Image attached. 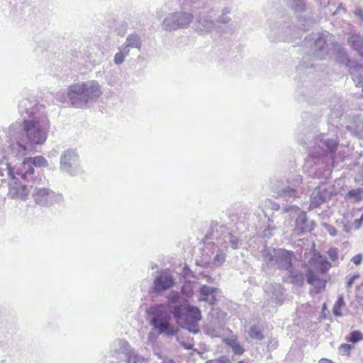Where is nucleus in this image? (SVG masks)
Wrapping results in <instances>:
<instances>
[{
  "label": "nucleus",
  "instance_id": "nucleus-37",
  "mask_svg": "<svg viewBox=\"0 0 363 363\" xmlns=\"http://www.w3.org/2000/svg\"><path fill=\"white\" fill-rule=\"evenodd\" d=\"M230 242L233 249H236L238 247L239 239L238 238L233 236V235H230Z\"/></svg>",
  "mask_w": 363,
  "mask_h": 363
},
{
  "label": "nucleus",
  "instance_id": "nucleus-2",
  "mask_svg": "<svg viewBox=\"0 0 363 363\" xmlns=\"http://www.w3.org/2000/svg\"><path fill=\"white\" fill-rule=\"evenodd\" d=\"M298 141L306 145L309 150L308 163L314 164L312 167L313 177L318 179H327L331 173L332 164L334 162V154L338 146L335 139L325 138L324 135H315L308 131L297 136Z\"/></svg>",
  "mask_w": 363,
  "mask_h": 363
},
{
  "label": "nucleus",
  "instance_id": "nucleus-43",
  "mask_svg": "<svg viewBox=\"0 0 363 363\" xmlns=\"http://www.w3.org/2000/svg\"><path fill=\"white\" fill-rule=\"evenodd\" d=\"M362 220H363V214L362 215V216H361L360 219H359V220H357H357H355V222H356V223H358V226H357V227H359V223H360V222H361V221H362Z\"/></svg>",
  "mask_w": 363,
  "mask_h": 363
},
{
  "label": "nucleus",
  "instance_id": "nucleus-33",
  "mask_svg": "<svg viewBox=\"0 0 363 363\" xmlns=\"http://www.w3.org/2000/svg\"><path fill=\"white\" fill-rule=\"evenodd\" d=\"M328 256L330 257V259L335 262L337 260V249L336 248H330L329 250H328Z\"/></svg>",
  "mask_w": 363,
  "mask_h": 363
},
{
  "label": "nucleus",
  "instance_id": "nucleus-22",
  "mask_svg": "<svg viewBox=\"0 0 363 363\" xmlns=\"http://www.w3.org/2000/svg\"><path fill=\"white\" fill-rule=\"evenodd\" d=\"M346 340L347 342L357 343L361 340H363L362 333L359 330L352 331L348 335H347Z\"/></svg>",
  "mask_w": 363,
  "mask_h": 363
},
{
  "label": "nucleus",
  "instance_id": "nucleus-49",
  "mask_svg": "<svg viewBox=\"0 0 363 363\" xmlns=\"http://www.w3.org/2000/svg\"><path fill=\"white\" fill-rule=\"evenodd\" d=\"M273 289H274V294L275 293V291H277V288L276 287H273Z\"/></svg>",
  "mask_w": 363,
  "mask_h": 363
},
{
  "label": "nucleus",
  "instance_id": "nucleus-41",
  "mask_svg": "<svg viewBox=\"0 0 363 363\" xmlns=\"http://www.w3.org/2000/svg\"><path fill=\"white\" fill-rule=\"evenodd\" d=\"M318 363H333L331 360L328 359H321Z\"/></svg>",
  "mask_w": 363,
  "mask_h": 363
},
{
  "label": "nucleus",
  "instance_id": "nucleus-7",
  "mask_svg": "<svg viewBox=\"0 0 363 363\" xmlns=\"http://www.w3.org/2000/svg\"><path fill=\"white\" fill-rule=\"evenodd\" d=\"M306 45L310 44L313 57L317 60H323L328 53V45L325 33L313 34L310 39L306 38Z\"/></svg>",
  "mask_w": 363,
  "mask_h": 363
},
{
  "label": "nucleus",
  "instance_id": "nucleus-39",
  "mask_svg": "<svg viewBox=\"0 0 363 363\" xmlns=\"http://www.w3.org/2000/svg\"><path fill=\"white\" fill-rule=\"evenodd\" d=\"M320 265L322 271L328 270L331 267V264L327 259L322 260Z\"/></svg>",
  "mask_w": 363,
  "mask_h": 363
},
{
  "label": "nucleus",
  "instance_id": "nucleus-36",
  "mask_svg": "<svg viewBox=\"0 0 363 363\" xmlns=\"http://www.w3.org/2000/svg\"><path fill=\"white\" fill-rule=\"evenodd\" d=\"M179 293L177 292H175V293H172L170 296V297L169 298V304H174V303H177L178 300H179Z\"/></svg>",
  "mask_w": 363,
  "mask_h": 363
},
{
  "label": "nucleus",
  "instance_id": "nucleus-25",
  "mask_svg": "<svg viewBox=\"0 0 363 363\" xmlns=\"http://www.w3.org/2000/svg\"><path fill=\"white\" fill-rule=\"evenodd\" d=\"M301 24H300V28L303 30H307L309 29L310 27H311L313 24V21L311 18L306 19H301L300 20Z\"/></svg>",
  "mask_w": 363,
  "mask_h": 363
},
{
  "label": "nucleus",
  "instance_id": "nucleus-29",
  "mask_svg": "<svg viewBox=\"0 0 363 363\" xmlns=\"http://www.w3.org/2000/svg\"><path fill=\"white\" fill-rule=\"evenodd\" d=\"M352 80L357 88H362L363 91V75H353Z\"/></svg>",
  "mask_w": 363,
  "mask_h": 363
},
{
  "label": "nucleus",
  "instance_id": "nucleus-31",
  "mask_svg": "<svg viewBox=\"0 0 363 363\" xmlns=\"http://www.w3.org/2000/svg\"><path fill=\"white\" fill-rule=\"evenodd\" d=\"M127 55H128V52L123 53V52H120L116 53L114 57L115 63L117 65H120V64L123 63L125 60V57Z\"/></svg>",
  "mask_w": 363,
  "mask_h": 363
},
{
  "label": "nucleus",
  "instance_id": "nucleus-18",
  "mask_svg": "<svg viewBox=\"0 0 363 363\" xmlns=\"http://www.w3.org/2000/svg\"><path fill=\"white\" fill-rule=\"evenodd\" d=\"M291 8L296 13H302L306 9V0H291Z\"/></svg>",
  "mask_w": 363,
  "mask_h": 363
},
{
  "label": "nucleus",
  "instance_id": "nucleus-10",
  "mask_svg": "<svg viewBox=\"0 0 363 363\" xmlns=\"http://www.w3.org/2000/svg\"><path fill=\"white\" fill-rule=\"evenodd\" d=\"M174 284L172 276L166 271H162L154 281V291H162L173 286Z\"/></svg>",
  "mask_w": 363,
  "mask_h": 363
},
{
  "label": "nucleus",
  "instance_id": "nucleus-42",
  "mask_svg": "<svg viewBox=\"0 0 363 363\" xmlns=\"http://www.w3.org/2000/svg\"><path fill=\"white\" fill-rule=\"evenodd\" d=\"M162 363H175L173 359H165L163 360Z\"/></svg>",
  "mask_w": 363,
  "mask_h": 363
},
{
  "label": "nucleus",
  "instance_id": "nucleus-30",
  "mask_svg": "<svg viewBox=\"0 0 363 363\" xmlns=\"http://www.w3.org/2000/svg\"><path fill=\"white\" fill-rule=\"evenodd\" d=\"M323 226L331 236L334 237L337 235V230L334 226H333L327 223H323Z\"/></svg>",
  "mask_w": 363,
  "mask_h": 363
},
{
  "label": "nucleus",
  "instance_id": "nucleus-23",
  "mask_svg": "<svg viewBox=\"0 0 363 363\" xmlns=\"http://www.w3.org/2000/svg\"><path fill=\"white\" fill-rule=\"evenodd\" d=\"M363 191L361 189H352L349 191L346 195L348 199H354L356 201L362 199Z\"/></svg>",
  "mask_w": 363,
  "mask_h": 363
},
{
  "label": "nucleus",
  "instance_id": "nucleus-20",
  "mask_svg": "<svg viewBox=\"0 0 363 363\" xmlns=\"http://www.w3.org/2000/svg\"><path fill=\"white\" fill-rule=\"evenodd\" d=\"M289 277L291 279V282L298 285H301L303 282V274L299 272L294 270V268L288 271Z\"/></svg>",
  "mask_w": 363,
  "mask_h": 363
},
{
  "label": "nucleus",
  "instance_id": "nucleus-44",
  "mask_svg": "<svg viewBox=\"0 0 363 363\" xmlns=\"http://www.w3.org/2000/svg\"><path fill=\"white\" fill-rule=\"evenodd\" d=\"M337 110V113L335 114V117L342 116V111H339L338 108Z\"/></svg>",
  "mask_w": 363,
  "mask_h": 363
},
{
  "label": "nucleus",
  "instance_id": "nucleus-46",
  "mask_svg": "<svg viewBox=\"0 0 363 363\" xmlns=\"http://www.w3.org/2000/svg\"><path fill=\"white\" fill-rule=\"evenodd\" d=\"M4 175V172L1 169H0V176H3Z\"/></svg>",
  "mask_w": 363,
  "mask_h": 363
},
{
  "label": "nucleus",
  "instance_id": "nucleus-48",
  "mask_svg": "<svg viewBox=\"0 0 363 363\" xmlns=\"http://www.w3.org/2000/svg\"><path fill=\"white\" fill-rule=\"evenodd\" d=\"M335 108H336V107H335V106L331 109V110H332V111H334V112H335Z\"/></svg>",
  "mask_w": 363,
  "mask_h": 363
},
{
  "label": "nucleus",
  "instance_id": "nucleus-26",
  "mask_svg": "<svg viewBox=\"0 0 363 363\" xmlns=\"http://www.w3.org/2000/svg\"><path fill=\"white\" fill-rule=\"evenodd\" d=\"M352 347L353 346H352L351 345L344 343L340 345L338 351L339 353L341 354L342 355H347L350 354V352Z\"/></svg>",
  "mask_w": 363,
  "mask_h": 363
},
{
  "label": "nucleus",
  "instance_id": "nucleus-27",
  "mask_svg": "<svg viewBox=\"0 0 363 363\" xmlns=\"http://www.w3.org/2000/svg\"><path fill=\"white\" fill-rule=\"evenodd\" d=\"M223 341L224 343L229 345L231 348L233 347V345L239 344V342H238L237 336L235 335H232L230 337L224 338Z\"/></svg>",
  "mask_w": 363,
  "mask_h": 363
},
{
  "label": "nucleus",
  "instance_id": "nucleus-4",
  "mask_svg": "<svg viewBox=\"0 0 363 363\" xmlns=\"http://www.w3.org/2000/svg\"><path fill=\"white\" fill-rule=\"evenodd\" d=\"M171 313L174 315L177 323L184 321V327L190 332L197 333L199 330L198 323L201 319V313L199 308L191 306L187 303L175 305L171 308Z\"/></svg>",
  "mask_w": 363,
  "mask_h": 363
},
{
  "label": "nucleus",
  "instance_id": "nucleus-8",
  "mask_svg": "<svg viewBox=\"0 0 363 363\" xmlns=\"http://www.w3.org/2000/svg\"><path fill=\"white\" fill-rule=\"evenodd\" d=\"M335 195V191L333 186H319L313 190L311 196L310 207L315 208L322 204L328 202Z\"/></svg>",
  "mask_w": 363,
  "mask_h": 363
},
{
  "label": "nucleus",
  "instance_id": "nucleus-12",
  "mask_svg": "<svg viewBox=\"0 0 363 363\" xmlns=\"http://www.w3.org/2000/svg\"><path fill=\"white\" fill-rule=\"evenodd\" d=\"M313 223V221L308 220L306 213L301 211L296 219L295 230L298 235L310 232L313 228L312 227Z\"/></svg>",
  "mask_w": 363,
  "mask_h": 363
},
{
  "label": "nucleus",
  "instance_id": "nucleus-51",
  "mask_svg": "<svg viewBox=\"0 0 363 363\" xmlns=\"http://www.w3.org/2000/svg\"><path fill=\"white\" fill-rule=\"evenodd\" d=\"M218 257H219V255H217L216 256L215 259H218Z\"/></svg>",
  "mask_w": 363,
  "mask_h": 363
},
{
  "label": "nucleus",
  "instance_id": "nucleus-45",
  "mask_svg": "<svg viewBox=\"0 0 363 363\" xmlns=\"http://www.w3.org/2000/svg\"><path fill=\"white\" fill-rule=\"evenodd\" d=\"M279 208V204L274 202V210H278Z\"/></svg>",
  "mask_w": 363,
  "mask_h": 363
},
{
  "label": "nucleus",
  "instance_id": "nucleus-3",
  "mask_svg": "<svg viewBox=\"0 0 363 363\" xmlns=\"http://www.w3.org/2000/svg\"><path fill=\"white\" fill-rule=\"evenodd\" d=\"M27 113L28 118L20 123L21 131L15 138L16 145L22 151H26L28 145L44 144L50 128L48 116L39 113L37 106H33Z\"/></svg>",
  "mask_w": 363,
  "mask_h": 363
},
{
  "label": "nucleus",
  "instance_id": "nucleus-21",
  "mask_svg": "<svg viewBox=\"0 0 363 363\" xmlns=\"http://www.w3.org/2000/svg\"><path fill=\"white\" fill-rule=\"evenodd\" d=\"M141 45V40L137 35H130L127 38V46L140 48Z\"/></svg>",
  "mask_w": 363,
  "mask_h": 363
},
{
  "label": "nucleus",
  "instance_id": "nucleus-47",
  "mask_svg": "<svg viewBox=\"0 0 363 363\" xmlns=\"http://www.w3.org/2000/svg\"><path fill=\"white\" fill-rule=\"evenodd\" d=\"M344 230H345L346 232H348V230H347V228L346 225H345V226H344Z\"/></svg>",
  "mask_w": 363,
  "mask_h": 363
},
{
  "label": "nucleus",
  "instance_id": "nucleus-40",
  "mask_svg": "<svg viewBox=\"0 0 363 363\" xmlns=\"http://www.w3.org/2000/svg\"><path fill=\"white\" fill-rule=\"evenodd\" d=\"M218 361L221 363H224V362L229 363V360L225 357H220Z\"/></svg>",
  "mask_w": 363,
  "mask_h": 363
},
{
  "label": "nucleus",
  "instance_id": "nucleus-5",
  "mask_svg": "<svg viewBox=\"0 0 363 363\" xmlns=\"http://www.w3.org/2000/svg\"><path fill=\"white\" fill-rule=\"evenodd\" d=\"M150 313L152 315L150 325L160 333L173 335L177 330L169 323V315L167 313L164 304H157L150 307Z\"/></svg>",
  "mask_w": 363,
  "mask_h": 363
},
{
  "label": "nucleus",
  "instance_id": "nucleus-28",
  "mask_svg": "<svg viewBox=\"0 0 363 363\" xmlns=\"http://www.w3.org/2000/svg\"><path fill=\"white\" fill-rule=\"evenodd\" d=\"M359 277H360V275L358 273L354 274H353L352 276H350V277L347 276L346 278H347V284H346V288L347 289H350L352 287L354 281L356 279H359Z\"/></svg>",
  "mask_w": 363,
  "mask_h": 363
},
{
  "label": "nucleus",
  "instance_id": "nucleus-34",
  "mask_svg": "<svg viewBox=\"0 0 363 363\" xmlns=\"http://www.w3.org/2000/svg\"><path fill=\"white\" fill-rule=\"evenodd\" d=\"M232 350L235 354H239V355L242 354L245 352L244 348L241 346V345L240 343L238 345H233V347H232Z\"/></svg>",
  "mask_w": 363,
  "mask_h": 363
},
{
  "label": "nucleus",
  "instance_id": "nucleus-11",
  "mask_svg": "<svg viewBox=\"0 0 363 363\" xmlns=\"http://www.w3.org/2000/svg\"><path fill=\"white\" fill-rule=\"evenodd\" d=\"M336 61L342 65L346 66L349 69H355L357 70L363 71V65H358L356 61L351 60L345 51L342 47H337L335 48Z\"/></svg>",
  "mask_w": 363,
  "mask_h": 363
},
{
  "label": "nucleus",
  "instance_id": "nucleus-9",
  "mask_svg": "<svg viewBox=\"0 0 363 363\" xmlns=\"http://www.w3.org/2000/svg\"><path fill=\"white\" fill-rule=\"evenodd\" d=\"M293 253L284 249L275 250L274 248V261L278 268L289 271L292 269Z\"/></svg>",
  "mask_w": 363,
  "mask_h": 363
},
{
  "label": "nucleus",
  "instance_id": "nucleus-14",
  "mask_svg": "<svg viewBox=\"0 0 363 363\" xmlns=\"http://www.w3.org/2000/svg\"><path fill=\"white\" fill-rule=\"evenodd\" d=\"M218 291V289L215 287H209L208 286H203L200 288L199 293L201 298L199 301H206L211 305H213L217 301L215 294Z\"/></svg>",
  "mask_w": 363,
  "mask_h": 363
},
{
  "label": "nucleus",
  "instance_id": "nucleus-13",
  "mask_svg": "<svg viewBox=\"0 0 363 363\" xmlns=\"http://www.w3.org/2000/svg\"><path fill=\"white\" fill-rule=\"evenodd\" d=\"M350 117L352 119L350 124H347L345 128L352 134L359 137H363V124L359 116L348 114L345 117Z\"/></svg>",
  "mask_w": 363,
  "mask_h": 363
},
{
  "label": "nucleus",
  "instance_id": "nucleus-24",
  "mask_svg": "<svg viewBox=\"0 0 363 363\" xmlns=\"http://www.w3.org/2000/svg\"><path fill=\"white\" fill-rule=\"evenodd\" d=\"M250 335L252 338L261 340L263 338V335L261 329L257 326H252L250 329Z\"/></svg>",
  "mask_w": 363,
  "mask_h": 363
},
{
  "label": "nucleus",
  "instance_id": "nucleus-19",
  "mask_svg": "<svg viewBox=\"0 0 363 363\" xmlns=\"http://www.w3.org/2000/svg\"><path fill=\"white\" fill-rule=\"evenodd\" d=\"M306 277L307 282L315 287L319 286L322 283L320 278L311 269L308 270Z\"/></svg>",
  "mask_w": 363,
  "mask_h": 363
},
{
  "label": "nucleus",
  "instance_id": "nucleus-6",
  "mask_svg": "<svg viewBox=\"0 0 363 363\" xmlns=\"http://www.w3.org/2000/svg\"><path fill=\"white\" fill-rule=\"evenodd\" d=\"M301 182L302 179L300 175H296L292 181L287 180L286 183L278 181L274 188V197L281 198L286 201L294 199L297 196L296 186Z\"/></svg>",
  "mask_w": 363,
  "mask_h": 363
},
{
  "label": "nucleus",
  "instance_id": "nucleus-38",
  "mask_svg": "<svg viewBox=\"0 0 363 363\" xmlns=\"http://www.w3.org/2000/svg\"><path fill=\"white\" fill-rule=\"evenodd\" d=\"M354 14L357 18H359L362 21H363V9L357 7L354 11Z\"/></svg>",
  "mask_w": 363,
  "mask_h": 363
},
{
  "label": "nucleus",
  "instance_id": "nucleus-16",
  "mask_svg": "<svg viewBox=\"0 0 363 363\" xmlns=\"http://www.w3.org/2000/svg\"><path fill=\"white\" fill-rule=\"evenodd\" d=\"M347 41L359 55L363 57V37L359 34L351 35Z\"/></svg>",
  "mask_w": 363,
  "mask_h": 363
},
{
  "label": "nucleus",
  "instance_id": "nucleus-1",
  "mask_svg": "<svg viewBox=\"0 0 363 363\" xmlns=\"http://www.w3.org/2000/svg\"><path fill=\"white\" fill-rule=\"evenodd\" d=\"M48 166L47 160L41 155L28 157L23 159L18 167H13L7 164L8 174L10 178L9 194L12 198L24 200L28 195V189L24 183L31 182L30 187L34 188L33 197L34 201L40 205L49 203L55 196V192L46 186L48 180L44 177L38 178L34 177V167H45Z\"/></svg>",
  "mask_w": 363,
  "mask_h": 363
},
{
  "label": "nucleus",
  "instance_id": "nucleus-32",
  "mask_svg": "<svg viewBox=\"0 0 363 363\" xmlns=\"http://www.w3.org/2000/svg\"><path fill=\"white\" fill-rule=\"evenodd\" d=\"M128 363H147L145 359L140 358L138 356H130L128 357Z\"/></svg>",
  "mask_w": 363,
  "mask_h": 363
},
{
  "label": "nucleus",
  "instance_id": "nucleus-52",
  "mask_svg": "<svg viewBox=\"0 0 363 363\" xmlns=\"http://www.w3.org/2000/svg\"><path fill=\"white\" fill-rule=\"evenodd\" d=\"M238 363H244V362L242 360H240L238 362Z\"/></svg>",
  "mask_w": 363,
  "mask_h": 363
},
{
  "label": "nucleus",
  "instance_id": "nucleus-50",
  "mask_svg": "<svg viewBox=\"0 0 363 363\" xmlns=\"http://www.w3.org/2000/svg\"><path fill=\"white\" fill-rule=\"evenodd\" d=\"M289 208H290V207H288V208H285V211H288L289 210Z\"/></svg>",
  "mask_w": 363,
  "mask_h": 363
},
{
  "label": "nucleus",
  "instance_id": "nucleus-17",
  "mask_svg": "<svg viewBox=\"0 0 363 363\" xmlns=\"http://www.w3.org/2000/svg\"><path fill=\"white\" fill-rule=\"evenodd\" d=\"M345 305L344 301V296L342 294L338 296L337 301H335L333 307V313L337 317H342L343 315L341 309Z\"/></svg>",
  "mask_w": 363,
  "mask_h": 363
},
{
  "label": "nucleus",
  "instance_id": "nucleus-35",
  "mask_svg": "<svg viewBox=\"0 0 363 363\" xmlns=\"http://www.w3.org/2000/svg\"><path fill=\"white\" fill-rule=\"evenodd\" d=\"M363 259V255L362 254H357L354 255L351 261L356 265H359L362 264Z\"/></svg>",
  "mask_w": 363,
  "mask_h": 363
},
{
  "label": "nucleus",
  "instance_id": "nucleus-15",
  "mask_svg": "<svg viewBox=\"0 0 363 363\" xmlns=\"http://www.w3.org/2000/svg\"><path fill=\"white\" fill-rule=\"evenodd\" d=\"M172 17L176 24L174 29L188 26L194 18L193 15L188 13H177Z\"/></svg>",
  "mask_w": 363,
  "mask_h": 363
}]
</instances>
